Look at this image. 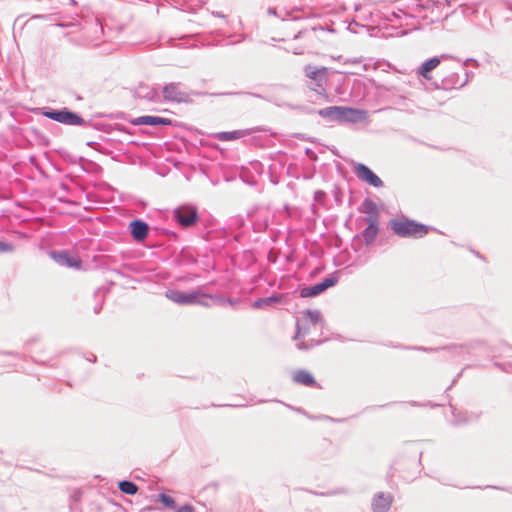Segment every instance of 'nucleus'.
Masks as SVG:
<instances>
[{
    "label": "nucleus",
    "instance_id": "f257e3e1",
    "mask_svg": "<svg viewBox=\"0 0 512 512\" xmlns=\"http://www.w3.org/2000/svg\"><path fill=\"white\" fill-rule=\"evenodd\" d=\"M391 227L394 233L401 237L421 238L429 232V227L407 219L394 220Z\"/></svg>",
    "mask_w": 512,
    "mask_h": 512
},
{
    "label": "nucleus",
    "instance_id": "f03ea898",
    "mask_svg": "<svg viewBox=\"0 0 512 512\" xmlns=\"http://www.w3.org/2000/svg\"><path fill=\"white\" fill-rule=\"evenodd\" d=\"M165 296L172 302L179 305H208V303L204 301V298H207L208 296L200 291H193L186 294L178 290H169L165 293Z\"/></svg>",
    "mask_w": 512,
    "mask_h": 512
},
{
    "label": "nucleus",
    "instance_id": "7ed1b4c3",
    "mask_svg": "<svg viewBox=\"0 0 512 512\" xmlns=\"http://www.w3.org/2000/svg\"><path fill=\"white\" fill-rule=\"evenodd\" d=\"M45 116L57 122L69 125H81L83 120L80 116L67 110L61 111H48Z\"/></svg>",
    "mask_w": 512,
    "mask_h": 512
},
{
    "label": "nucleus",
    "instance_id": "20e7f679",
    "mask_svg": "<svg viewBox=\"0 0 512 512\" xmlns=\"http://www.w3.org/2000/svg\"><path fill=\"white\" fill-rule=\"evenodd\" d=\"M337 283V278L335 277H329L325 278L322 282L315 284L310 287H305L301 290L300 295L301 297H315L322 292H324L326 289L334 286Z\"/></svg>",
    "mask_w": 512,
    "mask_h": 512
},
{
    "label": "nucleus",
    "instance_id": "39448f33",
    "mask_svg": "<svg viewBox=\"0 0 512 512\" xmlns=\"http://www.w3.org/2000/svg\"><path fill=\"white\" fill-rule=\"evenodd\" d=\"M354 171L359 179L369 183L374 187H381L383 185L382 180L364 164H357L354 168Z\"/></svg>",
    "mask_w": 512,
    "mask_h": 512
},
{
    "label": "nucleus",
    "instance_id": "423d86ee",
    "mask_svg": "<svg viewBox=\"0 0 512 512\" xmlns=\"http://www.w3.org/2000/svg\"><path fill=\"white\" fill-rule=\"evenodd\" d=\"M177 221L184 227L193 225L197 220V212L195 208L190 206H182L174 211Z\"/></svg>",
    "mask_w": 512,
    "mask_h": 512
},
{
    "label": "nucleus",
    "instance_id": "0eeeda50",
    "mask_svg": "<svg viewBox=\"0 0 512 512\" xmlns=\"http://www.w3.org/2000/svg\"><path fill=\"white\" fill-rule=\"evenodd\" d=\"M51 257L59 265L68 267V268L79 269L82 264V261L78 256H71L68 252H65V251L53 252V253H51Z\"/></svg>",
    "mask_w": 512,
    "mask_h": 512
},
{
    "label": "nucleus",
    "instance_id": "6e6552de",
    "mask_svg": "<svg viewBox=\"0 0 512 512\" xmlns=\"http://www.w3.org/2000/svg\"><path fill=\"white\" fill-rule=\"evenodd\" d=\"M292 381L297 385L319 388L315 377L307 370L299 369L292 373Z\"/></svg>",
    "mask_w": 512,
    "mask_h": 512
},
{
    "label": "nucleus",
    "instance_id": "1a4fd4ad",
    "mask_svg": "<svg viewBox=\"0 0 512 512\" xmlns=\"http://www.w3.org/2000/svg\"><path fill=\"white\" fill-rule=\"evenodd\" d=\"M163 97L166 101L174 102H185L188 99V95L182 92L174 83H170L163 88Z\"/></svg>",
    "mask_w": 512,
    "mask_h": 512
},
{
    "label": "nucleus",
    "instance_id": "9d476101",
    "mask_svg": "<svg viewBox=\"0 0 512 512\" xmlns=\"http://www.w3.org/2000/svg\"><path fill=\"white\" fill-rule=\"evenodd\" d=\"M361 211L366 215L363 219L365 223H379V210L373 201L366 199L361 206Z\"/></svg>",
    "mask_w": 512,
    "mask_h": 512
},
{
    "label": "nucleus",
    "instance_id": "9b49d317",
    "mask_svg": "<svg viewBox=\"0 0 512 512\" xmlns=\"http://www.w3.org/2000/svg\"><path fill=\"white\" fill-rule=\"evenodd\" d=\"M356 111L353 109L332 106L325 109H321L318 111V114L324 118H344L347 113H355Z\"/></svg>",
    "mask_w": 512,
    "mask_h": 512
},
{
    "label": "nucleus",
    "instance_id": "f8f14e48",
    "mask_svg": "<svg viewBox=\"0 0 512 512\" xmlns=\"http://www.w3.org/2000/svg\"><path fill=\"white\" fill-rule=\"evenodd\" d=\"M392 496L390 494L379 493L377 494L372 502V508L374 512H386L392 504Z\"/></svg>",
    "mask_w": 512,
    "mask_h": 512
},
{
    "label": "nucleus",
    "instance_id": "ddd939ff",
    "mask_svg": "<svg viewBox=\"0 0 512 512\" xmlns=\"http://www.w3.org/2000/svg\"><path fill=\"white\" fill-rule=\"evenodd\" d=\"M171 120L168 118L163 117H156V116H141L134 120H132V124L134 125H150V126H157V125H170Z\"/></svg>",
    "mask_w": 512,
    "mask_h": 512
},
{
    "label": "nucleus",
    "instance_id": "4468645a",
    "mask_svg": "<svg viewBox=\"0 0 512 512\" xmlns=\"http://www.w3.org/2000/svg\"><path fill=\"white\" fill-rule=\"evenodd\" d=\"M130 232L133 238L137 241H141L146 238L148 234V225L140 220H135L130 223Z\"/></svg>",
    "mask_w": 512,
    "mask_h": 512
},
{
    "label": "nucleus",
    "instance_id": "2eb2a0df",
    "mask_svg": "<svg viewBox=\"0 0 512 512\" xmlns=\"http://www.w3.org/2000/svg\"><path fill=\"white\" fill-rule=\"evenodd\" d=\"M379 232V223L367 224V227L362 233L364 241L367 245L371 244L377 237Z\"/></svg>",
    "mask_w": 512,
    "mask_h": 512
},
{
    "label": "nucleus",
    "instance_id": "dca6fc26",
    "mask_svg": "<svg viewBox=\"0 0 512 512\" xmlns=\"http://www.w3.org/2000/svg\"><path fill=\"white\" fill-rule=\"evenodd\" d=\"M439 63L440 60L436 57L429 59L422 65L420 69V75L425 79H430L429 73L434 70L439 65Z\"/></svg>",
    "mask_w": 512,
    "mask_h": 512
},
{
    "label": "nucleus",
    "instance_id": "f3484780",
    "mask_svg": "<svg viewBox=\"0 0 512 512\" xmlns=\"http://www.w3.org/2000/svg\"><path fill=\"white\" fill-rule=\"evenodd\" d=\"M305 73H306V76L309 77L310 79L316 80L319 77L326 76L327 68L326 67L316 68L311 65H308L305 67Z\"/></svg>",
    "mask_w": 512,
    "mask_h": 512
},
{
    "label": "nucleus",
    "instance_id": "a211bd4d",
    "mask_svg": "<svg viewBox=\"0 0 512 512\" xmlns=\"http://www.w3.org/2000/svg\"><path fill=\"white\" fill-rule=\"evenodd\" d=\"M119 490L128 495H134L138 491V487L130 481H121L118 485Z\"/></svg>",
    "mask_w": 512,
    "mask_h": 512
},
{
    "label": "nucleus",
    "instance_id": "6ab92c4d",
    "mask_svg": "<svg viewBox=\"0 0 512 512\" xmlns=\"http://www.w3.org/2000/svg\"><path fill=\"white\" fill-rule=\"evenodd\" d=\"M303 320L312 325L318 323L321 319L320 313L318 311L306 310L303 312Z\"/></svg>",
    "mask_w": 512,
    "mask_h": 512
},
{
    "label": "nucleus",
    "instance_id": "aec40b11",
    "mask_svg": "<svg viewBox=\"0 0 512 512\" xmlns=\"http://www.w3.org/2000/svg\"><path fill=\"white\" fill-rule=\"evenodd\" d=\"M243 136L241 131H232V132H220L217 134V138L222 141H231L238 139Z\"/></svg>",
    "mask_w": 512,
    "mask_h": 512
},
{
    "label": "nucleus",
    "instance_id": "412c9836",
    "mask_svg": "<svg viewBox=\"0 0 512 512\" xmlns=\"http://www.w3.org/2000/svg\"><path fill=\"white\" fill-rule=\"evenodd\" d=\"M160 500L166 506H169V507H174L175 506L174 500L170 496H168V495L162 494L160 496Z\"/></svg>",
    "mask_w": 512,
    "mask_h": 512
},
{
    "label": "nucleus",
    "instance_id": "4be33fe9",
    "mask_svg": "<svg viewBox=\"0 0 512 512\" xmlns=\"http://www.w3.org/2000/svg\"><path fill=\"white\" fill-rule=\"evenodd\" d=\"M177 512H194V509L191 506H183L179 508Z\"/></svg>",
    "mask_w": 512,
    "mask_h": 512
},
{
    "label": "nucleus",
    "instance_id": "5701e85b",
    "mask_svg": "<svg viewBox=\"0 0 512 512\" xmlns=\"http://www.w3.org/2000/svg\"><path fill=\"white\" fill-rule=\"evenodd\" d=\"M6 245L4 243L0 242V251L5 250Z\"/></svg>",
    "mask_w": 512,
    "mask_h": 512
}]
</instances>
